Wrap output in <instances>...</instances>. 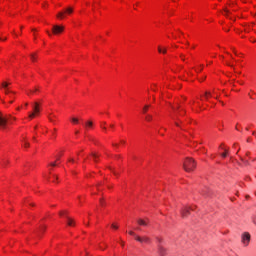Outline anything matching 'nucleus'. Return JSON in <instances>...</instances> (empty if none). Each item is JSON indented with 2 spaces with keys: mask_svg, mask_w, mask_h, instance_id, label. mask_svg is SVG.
Segmentation results:
<instances>
[{
  "mask_svg": "<svg viewBox=\"0 0 256 256\" xmlns=\"http://www.w3.org/2000/svg\"><path fill=\"white\" fill-rule=\"evenodd\" d=\"M16 118L11 115H3L0 113V129L5 130L9 128V125H12L13 121H15Z\"/></svg>",
  "mask_w": 256,
  "mask_h": 256,
  "instance_id": "obj_1",
  "label": "nucleus"
},
{
  "mask_svg": "<svg viewBox=\"0 0 256 256\" xmlns=\"http://www.w3.org/2000/svg\"><path fill=\"white\" fill-rule=\"evenodd\" d=\"M195 167H197V162L193 158H186L183 162V169L186 173H191L195 171Z\"/></svg>",
  "mask_w": 256,
  "mask_h": 256,
  "instance_id": "obj_2",
  "label": "nucleus"
},
{
  "mask_svg": "<svg viewBox=\"0 0 256 256\" xmlns=\"http://www.w3.org/2000/svg\"><path fill=\"white\" fill-rule=\"evenodd\" d=\"M39 113H41V105L39 102H35L32 104V112L28 113V119H35Z\"/></svg>",
  "mask_w": 256,
  "mask_h": 256,
  "instance_id": "obj_3",
  "label": "nucleus"
},
{
  "mask_svg": "<svg viewBox=\"0 0 256 256\" xmlns=\"http://www.w3.org/2000/svg\"><path fill=\"white\" fill-rule=\"evenodd\" d=\"M10 83L9 82H2L1 83V91L5 94L6 97H9L10 99H13L15 97V93L11 91V88H9Z\"/></svg>",
  "mask_w": 256,
  "mask_h": 256,
  "instance_id": "obj_4",
  "label": "nucleus"
},
{
  "mask_svg": "<svg viewBox=\"0 0 256 256\" xmlns=\"http://www.w3.org/2000/svg\"><path fill=\"white\" fill-rule=\"evenodd\" d=\"M59 216L62 217L63 219H65V223H66V225H68V227L75 226V221H73V219H71V217H69V214H67V211H61L59 213Z\"/></svg>",
  "mask_w": 256,
  "mask_h": 256,
  "instance_id": "obj_5",
  "label": "nucleus"
},
{
  "mask_svg": "<svg viewBox=\"0 0 256 256\" xmlns=\"http://www.w3.org/2000/svg\"><path fill=\"white\" fill-rule=\"evenodd\" d=\"M129 235H132L134 238H135V240L136 241H138V243H146V244H149V243H151V238H149V237H147V236H142V237H140V236H137L136 234H135V232H133V231H130L129 232Z\"/></svg>",
  "mask_w": 256,
  "mask_h": 256,
  "instance_id": "obj_6",
  "label": "nucleus"
},
{
  "mask_svg": "<svg viewBox=\"0 0 256 256\" xmlns=\"http://www.w3.org/2000/svg\"><path fill=\"white\" fill-rule=\"evenodd\" d=\"M67 15H73V8L67 7L62 12L57 14V19H65Z\"/></svg>",
  "mask_w": 256,
  "mask_h": 256,
  "instance_id": "obj_7",
  "label": "nucleus"
},
{
  "mask_svg": "<svg viewBox=\"0 0 256 256\" xmlns=\"http://www.w3.org/2000/svg\"><path fill=\"white\" fill-rule=\"evenodd\" d=\"M251 241V234H249L248 232H245L242 234V243L243 245H245V247H247V245H249Z\"/></svg>",
  "mask_w": 256,
  "mask_h": 256,
  "instance_id": "obj_8",
  "label": "nucleus"
},
{
  "mask_svg": "<svg viewBox=\"0 0 256 256\" xmlns=\"http://www.w3.org/2000/svg\"><path fill=\"white\" fill-rule=\"evenodd\" d=\"M65 31V28L60 25H54L52 28L53 35H60V33H63Z\"/></svg>",
  "mask_w": 256,
  "mask_h": 256,
  "instance_id": "obj_9",
  "label": "nucleus"
},
{
  "mask_svg": "<svg viewBox=\"0 0 256 256\" xmlns=\"http://www.w3.org/2000/svg\"><path fill=\"white\" fill-rule=\"evenodd\" d=\"M45 229H46V226L45 224L41 223L36 231V234L38 235V237H40V235L42 233H45Z\"/></svg>",
  "mask_w": 256,
  "mask_h": 256,
  "instance_id": "obj_10",
  "label": "nucleus"
},
{
  "mask_svg": "<svg viewBox=\"0 0 256 256\" xmlns=\"http://www.w3.org/2000/svg\"><path fill=\"white\" fill-rule=\"evenodd\" d=\"M81 125H83L84 129L87 131L88 129H93V122L87 121V122H81Z\"/></svg>",
  "mask_w": 256,
  "mask_h": 256,
  "instance_id": "obj_11",
  "label": "nucleus"
},
{
  "mask_svg": "<svg viewBox=\"0 0 256 256\" xmlns=\"http://www.w3.org/2000/svg\"><path fill=\"white\" fill-rule=\"evenodd\" d=\"M48 181H52V183H57V175L51 173L47 176H45Z\"/></svg>",
  "mask_w": 256,
  "mask_h": 256,
  "instance_id": "obj_12",
  "label": "nucleus"
},
{
  "mask_svg": "<svg viewBox=\"0 0 256 256\" xmlns=\"http://www.w3.org/2000/svg\"><path fill=\"white\" fill-rule=\"evenodd\" d=\"M90 159H92L95 163H97V161L99 160V154L93 152V153L90 155Z\"/></svg>",
  "mask_w": 256,
  "mask_h": 256,
  "instance_id": "obj_13",
  "label": "nucleus"
},
{
  "mask_svg": "<svg viewBox=\"0 0 256 256\" xmlns=\"http://www.w3.org/2000/svg\"><path fill=\"white\" fill-rule=\"evenodd\" d=\"M189 209L190 208H184L182 211H181V215H182V217H187V215H189ZM191 209H193V208H191Z\"/></svg>",
  "mask_w": 256,
  "mask_h": 256,
  "instance_id": "obj_14",
  "label": "nucleus"
},
{
  "mask_svg": "<svg viewBox=\"0 0 256 256\" xmlns=\"http://www.w3.org/2000/svg\"><path fill=\"white\" fill-rule=\"evenodd\" d=\"M158 251L161 256H163V255H165V253H167V249H165L164 247H161V246H159Z\"/></svg>",
  "mask_w": 256,
  "mask_h": 256,
  "instance_id": "obj_15",
  "label": "nucleus"
},
{
  "mask_svg": "<svg viewBox=\"0 0 256 256\" xmlns=\"http://www.w3.org/2000/svg\"><path fill=\"white\" fill-rule=\"evenodd\" d=\"M71 123H73L74 125H79V123H81V121H79L78 118H71Z\"/></svg>",
  "mask_w": 256,
  "mask_h": 256,
  "instance_id": "obj_16",
  "label": "nucleus"
},
{
  "mask_svg": "<svg viewBox=\"0 0 256 256\" xmlns=\"http://www.w3.org/2000/svg\"><path fill=\"white\" fill-rule=\"evenodd\" d=\"M138 225H142L143 227H147V221L140 219V220H138Z\"/></svg>",
  "mask_w": 256,
  "mask_h": 256,
  "instance_id": "obj_17",
  "label": "nucleus"
},
{
  "mask_svg": "<svg viewBox=\"0 0 256 256\" xmlns=\"http://www.w3.org/2000/svg\"><path fill=\"white\" fill-rule=\"evenodd\" d=\"M158 52L163 53L165 55V53H167V48H162L161 46H158Z\"/></svg>",
  "mask_w": 256,
  "mask_h": 256,
  "instance_id": "obj_18",
  "label": "nucleus"
},
{
  "mask_svg": "<svg viewBox=\"0 0 256 256\" xmlns=\"http://www.w3.org/2000/svg\"><path fill=\"white\" fill-rule=\"evenodd\" d=\"M53 167H57V162H52L49 164V166H48L49 171H51V169H53Z\"/></svg>",
  "mask_w": 256,
  "mask_h": 256,
  "instance_id": "obj_19",
  "label": "nucleus"
},
{
  "mask_svg": "<svg viewBox=\"0 0 256 256\" xmlns=\"http://www.w3.org/2000/svg\"><path fill=\"white\" fill-rule=\"evenodd\" d=\"M30 59L33 61V63H35V61H37V54H31Z\"/></svg>",
  "mask_w": 256,
  "mask_h": 256,
  "instance_id": "obj_20",
  "label": "nucleus"
},
{
  "mask_svg": "<svg viewBox=\"0 0 256 256\" xmlns=\"http://www.w3.org/2000/svg\"><path fill=\"white\" fill-rule=\"evenodd\" d=\"M68 163H69V164H72V165H75V164L77 163V159H75V158H70Z\"/></svg>",
  "mask_w": 256,
  "mask_h": 256,
  "instance_id": "obj_21",
  "label": "nucleus"
},
{
  "mask_svg": "<svg viewBox=\"0 0 256 256\" xmlns=\"http://www.w3.org/2000/svg\"><path fill=\"white\" fill-rule=\"evenodd\" d=\"M204 97H205V99H209V97H212L211 92L206 91V92L204 93Z\"/></svg>",
  "mask_w": 256,
  "mask_h": 256,
  "instance_id": "obj_22",
  "label": "nucleus"
},
{
  "mask_svg": "<svg viewBox=\"0 0 256 256\" xmlns=\"http://www.w3.org/2000/svg\"><path fill=\"white\" fill-rule=\"evenodd\" d=\"M22 145H23V147H25V149H27L29 147V142H27V140H24L22 142Z\"/></svg>",
  "mask_w": 256,
  "mask_h": 256,
  "instance_id": "obj_23",
  "label": "nucleus"
},
{
  "mask_svg": "<svg viewBox=\"0 0 256 256\" xmlns=\"http://www.w3.org/2000/svg\"><path fill=\"white\" fill-rule=\"evenodd\" d=\"M111 229H113L114 231H117V229H119V226H117V224L113 223V224H111Z\"/></svg>",
  "mask_w": 256,
  "mask_h": 256,
  "instance_id": "obj_24",
  "label": "nucleus"
},
{
  "mask_svg": "<svg viewBox=\"0 0 256 256\" xmlns=\"http://www.w3.org/2000/svg\"><path fill=\"white\" fill-rule=\"evenodd\" d=\"M100 127L101 129H103V131H107V127H105V122H101Z\"/></svg>",
  "mask_w": 256,
  "mask_h": 256,
  "instance_id": "obj_25",
  "label": "nucleus"
},
{
  "mask_svg": "<svg viewBox=\"0 0 256 256\" xmlns=\"http://www.w3.org/2000/svg\"><path fill=\"white\" fill-rule=\"evenodd\" d=\"M150 107H151L150 105H145L143 108V113H147V111H149Z\"/></svg>",
  "mask_w": 256,
  "mask_h": 256,
  "instance_id": "obj_26",
  "label": "nucleus"
},
{
  "mask_svg": "<svg viewBox=\"0 0 256 256\" xmlns=\"http://www.w3.org/2000/svg\"><path fill=\"white\" fill-rule=\"evenodd\" d=\"M101 185H103V183H98L97 186L95 187L96 191H101Z\"/></svg>",
  "mask_w": 256,
  "mask_h": 256,
  "instance_id": "obj_27",
  "label": "nucleus"
},
{
  "mask_svg": "<svg viewBox=\"0 0 256 256\" xmlns=\"http://www.w3.org/2000/svg\"><path fill=\"white\" fill-rule=\"evenodd\" d=\"M25 204H26V205H29V207H34V206H35V204H33V202H31V201H29V200H27V201L25 202Z\"/></svg>",
  "mask_w": 256,
  "mask_h": 256,
  "instance_id": "obj_28",
  "label": "nucleus"
},
{
  "mask_svg": "<svg viewBox=\"0 0 256 256\" xmlns=\"http://www.w3.org/2000/svg\"><path fill=\"white\" fill-rule=\"evenodd\" d=\"M100 205L103 207L105 205V200L103 198H99Z\"/></svg>",
  "mask_w": 256,
  "mask_h": 256,
  "instance_id": "obj_29",
  "label": "nucleus"
},
{
  "mask_svg": "<svg viewBox=\"0 0 256 256\" xmlns=\"http://www.w3.org/2000/svg\"><path fill=\"white\" fill-rule=\"evenodd\" d=\"M227 153H229V151L227 149L224 150V153H222V157H227Z\"/></svg>",
  "mask_w": 256,
  "mask_h": 256,
  "instance_id": "obj_30",
  "label": "nucleus"
},
{
  "mask_svg": "<svg viewBox=\"0 0 256 256\" xmlns=\"http://www.w3.org/2000/svg\"><path fill=\"white\" fill-rule=\"evenodd\" d=\"M109 170L114 173V175H117V172L115 171V169H113V167H109Z\"/></svg>",
  "mask_w": 256,
  "mask_h": 256,
  "instance_id": "obj_31",
  "label": "nucleus"
},
{
  "mask_svg": "<svg viewBox=\"0 0 256 256\" xmlns=\"http://www.w3.org/2000/svg\"><path fill=\"white\" fill-rule=\"evenodd\" d=\"M151 119H153V116H151V115L146 116V121H151Z\"/></svg>",
  "mask_w": 256,
  "mask_h": 256,
  "instance_id": "obj_32",
  "label": "nucleus"
},
{
  "mask_svg": "<svg viewBox=\"0 0 256 256\" xmlns=\"http://www.w3.org/2000/svg\"><path fill=\"white\" fill-rule=\"evenodd\" d=\"M242 163H245V165H249V161L241 158Z\"/></svg>",
  "mask_w": 256,
  "mask_h": 256,
  "instance_id": "obj_33",
  "label": "nucleus"
},
{
  "mask_svg": "<svg viewBox=\"0 0 256 256\" xmlns=\"http://www.w3.org/2000/svg\"><path fill=\"white\" fill-rule=\"evenodd\" d=\"M30 93H37V88H35L34 90H30V92H28V95H30Z\"/></svg>",
  "mask_w": 256,
  "mask_h": 256,
  "instance_id": "obj_34",
  "label": "nucleus"
},
{
  "mask_svg": "<svg viewBox=\"0 0 256 256\" xmlns=\"http://www.w3.org/2000/svg\"><path fill=\"white\" fill-rule=\"evenodd\" d=\"M224 11H225V13H226V14H225L226 17H229V10H227V8H225Z\"/></svg>",
  "mask_w": 256,
  "mask_h": 256,
  "instance_id": "obj_35",
  "label": "nucleus"
},
{
  "mask_svg": "<svg viewBox=\"0 0 256 256\" xmlns=\"http://www.w3.org/2000/svg\"><path fill=\"white\" fill-rule=\"evenodd\" d=\"M226 65H228V67H233L235 69V66H233L231 63L227 62Z\"/></svg>",
  "mask_w": 256,
  "mask_h": 256,
  "instance_id": "obj_36",
  "label": "nucleus"
},
{
  "mask_svg": "<svg viewBox=\"0 0 256 256\" xmlns=\"http://www.w3.org/2000/svg\"><path fill=\"white\" fill-rule=\"evenodd\" d=\"M180 57H181L182 61H185V56H183V54L180 55Z\"/></svg>",
  "mask_w": 256,
  "mask_h": 256,
  "instance_id": "obj_37",
  "label": "nucleus"
},
{
  "mask_svg": "<svg viewBox=\"0 0 256 256\" xmlns=\"http://www.w3.org/2000/svg\"><path fill=\"white\" fill-rule=\"evenodd\" d=\"M247 143H251V138H248V139H247Z\"/></svg>",
  "mask_w": 256,
  "mask_h": 256,
  "instance_id": "obj_38",
  "label": "nucleus"
},
{
  "mask_svg": "<svg viewBox=\"0 0 256 256\" xmlns=\"http://www.w3.org/2000/svg\"><path fill=\"white\" fill-rule=\"evenodd\" d=\"M158 243H161V238H157Z\"/></svg>",
  "mask_w": 256,
  "mask_h": 256,
  "instance_id": "obj_39",
  "label": "nucleus"
},
{
  "mask_svg": "<svg viewBox=\"0 0 256 256\" xmlns=\"http://www.w3.org/2000/svg\"><path fill=\"white\" fill-rule=\"evenodd\" d=\"M198 71H203V68H198Z\"/></svg>",
  "mask_w": 256,
  "mask_h": 256,
  "instance_id": "obj_40",
  "label": "nucleus"
},
{
  "mask_svg": "<svg viewBox=\"0 0 256 256\" xmlns=\"http://www.w3.org/2000/svg\"><path fill=\"white\" fill-rule=\"evenodd\" d=\"M198 71H203V68H198Z\"/></svg>",
  "mask_w": 256,
  "mask_h": 256,
  "instance_id": "obj_41",
  "label": "nucleus"
},
{
  "mask_svg": "<svg viewBox=\"0 0 256 256\" xmlns=\"http://www.w3.org/2000/svg\"><path fill=\"white\" fill-rule=\"evenodd\" d=\"M49 37H51V32H48Z\"/></svg>",
  "mask_w": 256,
  "mask_h": 256,
  "instance_id": "obj_42",
  "label": "nucleus"
},
{
  "mask_svg": "<svg viewBox=\"0 0 256 256\" xmlns=\"http://www.w3.org/2000/svg\"><path fill=\"white\" fill-rule=\"evenodd\" d=\"M75 133H76V135H79V131H76Z\"/></svg>",
  "mask_w": 256,
  "mask_h": 256,
  "instance_id": "obj_43",
  "label": "nucleus"
},
{
  "mask_svg": "<svg viewBox=\"0 0 256 256\" xmlns=\"http://www.w3.org/2000/svg\"><path fill=\"white\" fill-rule=\"evenodd\" d=\"M90 141H95V139H93V138H90Z\"/></svg>",
  "mask_w": 256,
  "mask_h": 256,
  "instance_id": "obj_44",
  "label": "nucleus"
},
{
  "mask_svg": "<svg viewBox=\"0 0 256 256\" xmlns=\"http://www.w3.org/2000/svg\"><path fill=\"white\" fill-rule=\"evenodd\" d=\"M113 145V147H117V144H112Z\"/></svg>",
  "mask_w": 256,
  "mask_h": 256,
  "instance_id": "obj_45",
  "label": "nucleus"
},
{
  "mask_svg": "<svg viewBox=\"0 0 256 256\" xmlns=\"http://www.w3.org/2000/svg\"><path fill=\"white\" fill-rule=\"evenodd\" d=\"M9 103H13V100H10Z\"/></svg>",
  "mask_w": 256,
  "mask_h": 256,
  "instance_id": "obj_46",
  "label": "nucleus"
},
{
  "mask_svg": "<svg viewBox=\"0 0 256 256\" xmlns=\"http://www.w3.org/2000/svg\"><path fill=\"white\" fill-rule=\"evenodd\" d=\"M176 126L179 127V123H176Z\"/></svg>",
  "mask_w": 256,
  "mask_h": 256,
  "instance_id": "obj_47",
  "label": "nucleus"
},
{
  "mask_svg": "<svg viewBox=\"0 0 256 256\" xmlns=\"http://www.w3.org/2000/svg\"><path fill=\"white\" fill-rule=\"evenodd\" d=\"M246 155H249V152H247Z\"/></svg>",
  "mask_w": 256,
  "mask_h": 256,
  "instance_id": "obj_48",
  "label": "nucleus"
},
{
  "mask_svg": "<svg viewBox=\"0 0 256 256\" xmlns=\"http://www.w3.org/2000/svg\"><path fill=\"white\" fill-rule=\"evenodd\" d=\"M155 90H156V88L153 89V91H155Z\"/></svg>",
  "mask_w": 256,
  "mask_h": 256,
  "instance_id": "obj_49",
  "label": "nucleus"
},
{
  "mask_svg": "<svg viewBox=\"0 0 256 256\" xmlns=\"http://www.w3.org/2000/svg\"><path fill=\"white\" fill-rule=\"evenodd\" d=\"M155 90H156V88L153 89V91H155Z\"/></svg>",
  "mask_w": 256,
  "mask_h": 256,
  "instance_id": "obj_50",
  "label": "nucleus"
}]
</instances>
